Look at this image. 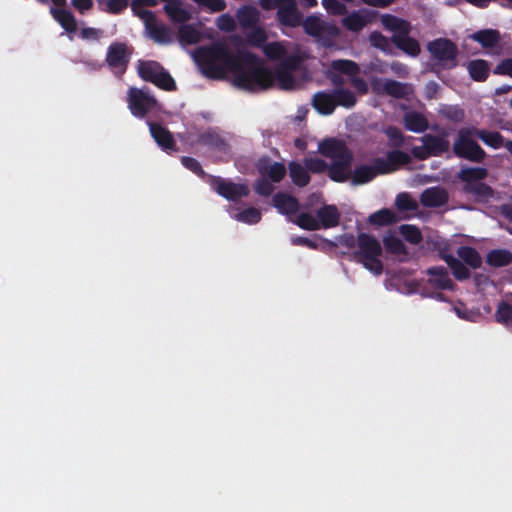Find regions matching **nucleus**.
Here are the masks:
<instances>
[{"label":"nucleus","mask_w":512,"mask_h":512,"mask_svg":"<svg viewBox=\"0 0 512 512\" xmlns=\"http://www.w3.org/2000/svg\"><path fill=\"white\" fill-rule=\"evenodd\" d=\"M194 59L205 77L220 80L225 77L226 72H231L234 75V84L241 89L242 83L238 79L243 75L248 77L251 66L257 62L255 54L248 51L234 54L222 41L199 47L194 52Z\"/></svg>","instance_id":"f257e3e1"},{"label":"nucleus","mask_w":512,"mask_h":512,"mask_svg":"<svg viewBox=\"0 0 512 512\" xmlns=\"http://www.w3.org/2000/svg\"><path fill=\"white\" fill-rule=\"evenodd\" d=\"M411 162L408 153L401 150L387 152L386 158L377 157L372 160L371 165L362 164L356 166L352 173L353 185H364L374 180L378 175H386L397 171L401 166Z\"/></svg>","instance_id":"f03ea898"},{"label":"nucleus","mask_w":512,"mask_h":512,"mask_svg":"<svg viewBox=\"0 0 512 512\" xmlns=\"http://www.w3.org/2000/svg\"><path fill=\"white\" fill-rule=\"evenodd\" d=\"M242 83V89L254 91L256 89H267L277 83L283 90L292 89L295 85V78L290 71L275 68L272 72L268 68L261 66L259 59L250 68L249 76H241L238 79Z\"/></svg>","instance_id":"7ed1b4c3"},{"label":"nucleus","mask_w":512,"mask_h":512,"mask_svg":"<svg viewBox=\"0 0 512 512\" xmlns=\"http://www.w3.org/2000/svg\"><path fill=\"white\" fill-rule=\"evenodd\" d=\"M319 151L323 156L335 160L327 168L329 178L334 182H345L353 161V154L346 143L335 138L326 139L319 144Z\"/></svg>","instance_id":"20e7f679"},{"label":"nucleus","mask_w":512,"mask_h":512,"mask_svg":"<svg viewBox=\"0 0 512 512\" xmlns=\"http://www.w3.org/2000/svg\"><path fill=\"white\" fill-rule=\"evenodd\" d=\"M381 255L382 246L377 238L364 232L357 235V249L353 252L355 261L361 263L373 274L381 275L383 272Z\"/></svg>","instance_id":"39448f33"},{"label":"nucleus","mask_w":512,"mask_h":512,"mask_svg":"<svg viewBox=\"0 0 512 512\" xmlns=\"http://www.w3.org/2000/svg\"><path fill=\"white\" fill-rule=\"evenodd\" d=\"M472 131L473 127H466L458 130L457 138L453 143V152L459 158L475 163H481L487 155L484 149L475 140H473L475 135Z\"/></svg>","instance_id":"423d86ee"},{"label":"nucleus","mask_w":512,"mask_h":512,"mask_svg":"<svg viewBox=\"0 0 512 512\" xmlns=\"http://www.w3.org/2000/svg\"><path fill=\"white\" fill-rule=\"evenodd\" d=\"M138 75L142 80L153 83L162 90L175 91L177 89L173 77L157 61L140 60L138 64Z\"/></svg>","instance_id":"0eeeda50"},{"label":"nucleus","mask_w":512,"mask_h":512,"mask_svg":"<svg viewBox=\"0 0 512 512\" xmlns=\"http://www.w3.org/2000/svg\"><path fill=\"white\" fill-rule=\"evenodd\" d=\"M427 50L442 69L451 70L457 67L458 47L452 40L437 38L427 44Z\"/></svg>","instance_id":"6e6552de"},{"label":"nucleus","mask_w":512,"mask_h":512,"mask_svg":"<svg viewBox=\"0 0 512 512\" xmlns=\"http://www.w3.org/2000/svg\"><path fill=\"white\" fill-rule=\"evenodd\" d=\"M132 54V46L114 41L107 48L105 61L114 74L122 76L128 68Z\"/></svg>","instance_id":"1a4fd4ad"},{"label":"nucleus","mask_w":512,"mask_h":512,"mask_svg":"<svg viewBox=\"0 0 512 512\" xmlns=\"http://www.w3.org/2000/svg\"><path fill=\"white\" fill-rule=\"evenodd\" d=\"M301 24L306 34L316 38L325 47H330L333 39L339 35L337 26L328 24L316 16H308Z\"/></svg>","instance_id":"9d476101"},{"label":"nucleus","mask_w":512,"mask_h":512,"mask_svg":"<svg viewBox=\"0 0 512 512\" xmlns=\"http://www.w3.org/2000/svg\"><path fill=\"white\" fill-rule=\"evenodd\" d=\"M127 104L131 114L137 118H144L157 107V99L136 87H130L127 93Z\"/></svg>","instance_id":"9b49d317"},{"label":"nucleus","mask_w":512,"mask_h":512,"mask_svg":"<svg viewBox=\"0 0 512 512\" xmlns=\"http://www.w3.org/2000/svg\"><path fill=\"white\" fill-rule=\"evenodd\" d=\"M210 185L217 194L229 201L236 202L250 193L246 184H237L219 176H212Z\"/></svg>","instance_id":"f8f14e48"},{"label":"nucleus","mask_w":512,"mask_h":512,"mask_svg":"<svg viewBox=\"0 0 512 512\" xmlns=\"http://www.w3.org/2000/svg\"><path fill=\"white\" fill-rule=\"evenodd\" d=\"M331 68L349 76L350 84L360 95L368 93L369 88L367 82L362 77L357 76L360 71V67L356 62L348 59L333 60Z\"/></svg>","instance_id":"ddd939ff"},{"label":"nucleus","mask_w":512,"mask_h":512,"mask_svg":"<svg viewBox=\"0 0 512 512\" xmlns=\"http://www.w3.org/2000/svg\"><path fill=\"white\" fill-rule=\"evenodd\" d=\"M141 19L144 20L149 35L155 42L160 44H169L172 42L173 38L171 30L167 26L157 23L156 16L153 11L143 10Z\"/></svg>","instance_id":"4468645a"},{"label":"nucleus","mask_w":512,"mask_h":512,"mask_svg":"<svg viewBox=\"0 0 512 512\" xmlns=\"http://www.w3.org/2000/svg\"><path fill=\"white\" fill-rule=\"evenodd\" d=\"M256 168L261 176L267 177L273 183L281 182L287 173L283 163L272 162L268 156L259 158Z\"/></svg>","instance_id":"2eb2a0df"},{"label":"nucleus","mask_w":512,"mask_h":512,"mask_svg":"<svg viewBox=\"0 0 512 512\" xmlns=\"http://www.w3.org/2000/svg\"><path fill=\"white\" fill-rule=\"evenodd\" d=\"M277 18L281 25L294 28L301 25L303 16L295 0H283L277 10Z\"/></svg>","instance_id":"dca6fc26"},{"label":"nucleus","mask_w":512,"mask_h":512,"mask_svg":"<svg viewBox=\"0 0 512 512\" xmlns=\"http://www.w3.org/2000/svg\"><path fill=\"white\" fill-rule=\"evenodd\" d=\"M149 129L152 138L162 150L166 152L177 150L174 137L166 127L156 122H149Z\"/></svg>","instance_id":"f3484780"},{"label":"nucleus","mask_w":512,"mask_h":512,"mask_svg":"<svg viewBox=\"0 0 512 512\" xmlns=\"http://www.w3.org/2000/svg\"><path fill=\"white\" fill-rule=\"evenodd\" d=\"M411 28H408L401 34H393L391 41L396 48L401 50L408 56L417 57L421 52L420 44L418 40L410 37Z\"/></svg>","instance_id":"a211bd4d"},{"label":"nucleus","mask_w":512,"mask_h":512,"mask_svg":"<svg viewBox=\"0 0 512 512\" xmlns=\"http://www.w3.org/2000/svg\"><path fill=\"white\" fill-rule=\"evenodd\" d=\"M448 134L443 132L440 135L425 134L421 137L423 144H426L431 156L438 157L448 152L450 142L447 139Z\"/></svg>","instance_id":"6ab92c4d"},{"label":"nucleus","mask_w":512,"mask_h":512,"mask_svg":"<svg viewBox=\"0 0 512 512\" xmlns=\"http://www.w3.org/2000/svg\"><path fill=\"white\" fill-rule=\"evenodd\" d=\"M427 275L430 276L429 284L440 290H451L454 287V283L451 280L448 270L444 266H434L427 269Z\"/></svg>","instance_id":"aec40b11"},{"label":"nucleus","mask_w":512,"mask_h":512,"mask_svg":"<svg viewBox=\"0 0 512 512\" xmlns=\"http://www.w3.org/2000/svg\"><path fill=\"white\" fill-rule=\"evenodd\" d=\"M320 229H330L339 225L341 214L338 208L332 204H324L316 211Z\"/></svg>","instance_id":"412c9836"},{"label":"nucleus","mask_w":512,"mask_h":512,"mask_svg":"<svg viewBox=\"0 0 512 512\" xmlns=\"http://www.w3.org/2000/svg\"><path fill=\"white\" fill-rule=\"evenodd\" d=\"M420 202L424 207L438 208L448 202V194L443 188H427L421 193Z\"/></svg>","instance_id":"4be33fe9"},{"label":"nucleus","mask_w":512,"mask_h":512,"mask_svg":"<svg viewBox=\"0 0 512 512\" xmlns=\"http://www.w3.org/2000/svg\"><path fill=\"white\" fill-rule=\"evenodd\" d=\"M312 106L322 115H330L336 108L334 93L319 91L313 95Z\"/></svg>","instance_id":"5701e85b"},{"label":"nucleus","mask_w":512,"mask_h":512,"mask_svg":"<svg viewBox=\"0 0 512 512\" xmlns=\"http://www.w3.org/2000/svg\"><path fill=\"white\" fill-rule=\"evenodd\" d=\"M273 205L281 214L284 215L295 214L300 208V203L296 197L282 192H278L274 195Z\"/></svg>","instance_id":"b1692460"},{"label":"nucleus","mask_w":512,"mask_h":512,"mask_svg":"<svg viewBox=\"0 0 512 512\" xmlns=\"http://www.w3.org/2000/svg\"><path fill=\"white\" fill-rule=\"evenodd\" d=\"M196 142L212 150L220 152H225L227 150V143L224 140V138L211 128L200 133L197 137Z\"/></svg>","instance_id":"393cba45"},{"label":"nucleus","mask_w":512,"mask_h":512,"mask_svg":"<svg viewBox=\"0 0 512 512\" xmlns=\"http://www.w3.org/2000/svg\"><path fill=\"white\" fill-rule=\"evenodd\" d=\"M471 39L478 42L485 49H493L499 46L501 34L496 29H482L474 32Z\"/></svg>","instance_id":"a878e982"},{"label":"nucleus","mask_w":512,"mask_h":512,"mask_svg":"<svg viewBox=\"0 0 512 512\" xmlns=\"http://www.w3.org/2000/svg\"><path fill=\"white\" fill-rule=\"evenodd\" d=\"M50 14L53 19L68 33H73L77 29V21L73 13L65 8H50Z\"/></svg>","instance_id":"bb28decb"},{"label":"nucleus","mask_w":512,"mask_h":512,"mask_svg":"<svg viewBox=\"0 0 512 512\" xmlns=\"http://www.w3.org/2000/svg\"><path fill=\"white\" fill-rule=\"evenodd\" d=\"M403 123L408 131L423 133L428 129L427 118L420 112L410 111L404 114Z\"/></svg>","instance_id":"cd10ccee"},{"label":"nucleus","mask_w":512,"mask_h":512,"mask_svg":"<svg viewBox=\"0 0 512 512\" xmlns=\"http://www.w3.org/2000/svg\"><path fill=\"white\" fill-rule=\"evenodd\" d=\"M467 70L472 80L484 82L490 74V64L483 59L471 60L467 63Z\"/></svg>","instance_id":"c85d7f7f"},{"label":"nucleus","mask_w":512,"mask_h":512,"mask_svg":"<svg viewBox=\"0 0 512 512\" xmlns=\"http://www.w3.org/2000/svg\"><path fill=\"white\" fill-rule=\"evenodd\" d=\"M289 175L294 183L298 187H305L310 183L311 177L306 166L296 161H291L288 164Z\"/></svg>","instance_id":"c756f323"},{"label":"nucleus","mask_w":512,"mask_h":512,"mask_svg":"<svg viewBox=\"0 0 512 512\" xmlns=\"http://www.w3.org/2000/svg\"><path fill=\"white\" fill-rule=\"evenodd\" d=\"M472 132H474L476 138L480 139L485 145L493 149H499L504 145V137L498 131H489L473 127Z\"/></svg>","instance_id":"7c9ffc66"},{"label":"nucleus","mask_w":512,"mask_h":512,"mask_svg":"<svg viewBox=\"0 0 512 512\" xmlns=\"http://www.w3.org/2000/svg\"><path fill=\"white\" fill-rule=\"evenodd\" d=\"M457 255L465 265L472 269H478L482 265L480 253L471 246H460L457 249Z\"/></svg>","instance_id":"2f4dec72"},{"label":"nucleus","mask_w":512,"mask_h":512,"mask_svg":"<svg viewBox=\"0 0 512 512\" xmlns=\"http://www.w3.org/2000/svg\"><path fill=\"white\" fill-rule=\"evenodd\" d=\"M488 176V170L483 167H465L462 168L458 173L460 181L466 183V185L474 184L478 181L486 179Z\"/></svg>","instance_id":"473e14b6"},{"label":"nucleus","mask_w":512,"mask_h":512,"mask_svg":"<svg viewBox=\"0 0 512 512\" xmlns=\"http://www.w3.org/2000/svg\"><path fill=\"white\" fill-rule=\"evenodd\" d=\"M486 263L492 267H505L512 263V252L507 249H493L486 256Z\"/></svg>","instance_id":"72a5a7b5"},{"label":"nucleus","mask_w":512,"mask_h":512,"mask_svg":"<svg viewBox=\"0 0 512 512\" xmlns=\"http://www.w3.org/2000/svg\"><path fill=\"white\" fill-rule=\"evenodd\" d=\"M381 23L386 30L393 32V34H401L408 28H411L410 22L392 14H383L381 16Z\"/></svg>","instance_id":"f704fd0d"},{"label":"nucleus","mask_w":512,"mask_h":512,"mask_svg":"<svg viewBox=\"0 0 512 512\" xmlns=\"http://www.w3.org/2000/svg\"><path fill=\"white\" fill-rule=\"evenodd\" d=\"M381 92L394 98H405L408 95L407 84L393 79H385L382 83Z\"/></svg>","instance_id":"c9c22d12"},{"label":"nucleus","mask_w":512,"mask_h":512,"mask_svg":"<svg viewBox=\"0 0 512 512\" xmlns=\"http://www.w3.org/2000/svg\"><path fill=\"white\" fill-rule=\"evenodd\" d=\"M336 107L342 106L345 108H352L355 106L357 99L355 94L346 88H334L333 90Z\"/></svg>","instance_id":"e433bc0d"},{"label":"nucleus","mask_w":512,"mask_h":512,"mask_svg":"<svg viewBox=\"0 0 512 512\" xmlns=\"http://www.w3.org/2000/svg\"><path fill=\"white\" fill-rule=\"evenodd\" d=\"M343 26L352 32H359L367 25V19L358 12H352L342 20Z\"/></svg>","instance_id":"4c0bfd02"},{"label":"nucleus","mask_w":512,"mask_h":512,"mask_svg":"<svg viewBox=\"0 0 512 512\" xmlns=\"http://www.w3.org/2000/svg\"><path fill=\"white\" fill-rule=\"evenodd\" d=\"M396 221L394 212L389 209H381L369 216V222L372 225L386 226Z\"/></svg>","instance_id":"58836bf2"},{"label":"nucleus","mask_w":512,"mask_h":512,"mask_svg":"<svg viewBox=\"0 0 512 512\" xmlns=\"http://www.w3.org/2000/svg\"><path fill=\"white\" fill-rule=\"evenodd\" d=\"M293 223L298 227L308 231H316L320 229V224H318L317 216L314 217L310 213L302 212L298 214Z\"/></svg>","instance_id":"ea45409f"},{"label":"nucleus","mask_w":512,"mask_h":512,"mask_svg":"<svg viewBox=\"0 0 512 512\" xmlns=\"http://www.w3.org/2000/svg\"><path fill=\"white\" fill-rule=\"evenodd\" d=\"M179 40L186 44H195L200 40L199 31L192 25L182 24L178 30Z\"/></svg>","instance_id":"a19ab883"},{"label":"nucleus","mask_w":512,"mask_h":512,"mask_svg":"<svg viewBox=\"0 0 512 512\" xmlns=\"http://www.w3.org/2000/svg\"><path fill=\"white\" fill-rule=\"evenodd\" d=\"M164 10L172 21L177 23H185L190 19V13L180 7L178 4H166Z\"/></svg>","instance_id":"79ce46f5"},{"label":"nucleus","mask_w":512,"mask_h":512,"mask_svg":"<svg viewBox=\"0 0 512 512\" xmlns=\"http://www.w3.org/2000/svg\"><path fill=\"white\" fill-rule=\"evenodd\" d=\"M495 318L498 323L512 329V305L504 301L501 302L496 310Z\"/></svg>","instance_id":"37998d69"},{"label":"nucleus","mask_w":512,"mask_h":512,"mask_svg":"<svg viewBox=\"0 0 512 512\" xmlns=\"http://www.w3.org/2000/svg\"><path fill=\"white\" fill-rule=\"evenodd\" d=\"M399 231L403 238L411 244L417 245L423 239L420 229L414 225H401Z\"/></svg>","instance_id":"c03bdc74"},{"label":"nucleus","mask_w":512,"mask_h":512,"mask_svg":"<svg viewBox=\"0 0 512 512\" xmlns=\"http://www.w3.org/2000/svg\"><path fill=\"white\" fill-rule=\"evenodd\" d=\"M263 53L271 60H280L285 57L286 49L279 42H271L263 46Z\"/></svg>","instance_id":"a18cd8bd"},{"label":"nucleus","mask_w":512,"mask_h":512,"mask_svg":"<svg viewBox=\"0 0 512 512\" xmlns=\"http://www.w3.org/2000/svg\"><path fill=\"white\" fill-rule=\"evenodd\" d=\"M383 244L387 252L391 254H403L406 252V247L401 239L394 235L384 237Z\"/></svg>","instance_id":"49530a36"},{"label":"nucleus","mask_w":512,"mask_h":512,"mask_svg":"<svg viewBox=\"0 0 512 512\" xmlns=\"http://www.w3.org/2000/svg\"><path fill=\"white\" fill-rule=\"evenodd\" d=\"M235 218L246 224H257L260 222L262 215L259 209L250 207L237 213Z\"/></svg>","instance_id":"de8ad7c7"},{"label":"nucleus","mask_w":512,"mask_h":512,"mask_svg":"<svg viewBox=\"0 0 512 512\" xmlns=\"http://www.w3.org/2000/svg\"><path fill=\"white\" fill-rule=\"evenodd\" d=\"M369 41L373 47L378 48L385 53L390 51L391 44H393L391 38L388 39L379 31L371 32L369 35Z\"/></svg>","instance_id":"09e8293b"},{"label":"nucleus","mask_w":512,"mask_h":512,"mask_svg":"<svg viewBox=\"0 0 512 512\" xmlns=\"http://www.w3.org/2000/svg\"><path fill=\"white\" fill-rule=\"evenodd\" d=\"M395 204L400 211H415L418 209L417 202L407 192L399 193L396 196Z\"/></svg>","instance_id":"8fccbe9b"},{"label":"nucleus","mask_w":512,"mask_h":512,"mask_svg":"<svg viewBox=\"0 0 512 512\" xmlns=\"http://www.w3.org/2000/svg\"><path fill=\"white\" fill-rule=\"evenodd\" d=\"M322 5L331 15L342 16L347 13L346 5L339 0H322Z\"/></svg>","instance_id":"3c124183"},{"label":"nucleus","mask_w":512,"mask_h":512,"mask_svg":"<svg viewBox=\"0 0 512 512\" xmlns=\"http://www.w3.org/2000/svg\"><path fill=\"white\" fill-rule=\"evenodd\" d=\"M304 165L306 166L309 172L315 174L323 173L328 168L327 163L323 159L317 157L305 158Z\"/></svg>","instance_id":"603ef678"},{"label":"nucleus","mask_w":512,"mask_h":512,"mask_svg":"<svg viewBox=\"0 0 512 512\" xmlns=\"http://www.w3.org/2000/svg\"><path fill=\"white\" fill-rule=\"evenodd\" d=\"M181 163L186 169L190 170L197 176L201 178L205 177L206 173L197 159L189 156H183L181 158Z\"/></svg>","instance_id":"864d4df0"},{"label":"nucleus","mask_w":512,"mask_h":512,"mask_svg":"<svg viewBox=\"0 0 512 512\" xmlns=\"http://www.w3.org/2000/svg\"><path fill=\"white\" fill-rule=\"evenodd\" d=\"M254 190L258 195L268 197L273 193L274 186L269 179L262 177L256 180Z\"/></svg>","instance_id":"5fc2aeb1"},{"label":"nucleus","mask_w":512,"mask_h":512,"mask_svg":"<svg viewBox=\"0 0 512 512\" xmlns=\"http://www.w3.org/2000/svg\"><path fill=\"white\" fill-rule=\"evenodd\" d=\"M266 40H267L266 32L261 28H257L247 35V42L249 43V45L254 46V47H262L263 48Z\"/></svg>","instance_id":"6e6d98bb"},{"label":"nucleus","mask_w":512,"mask_h":512,"mask_svg":"<svg viewBox=\"0 0 512 512\" xmlns=\"http://www.w3.org/2000/svg\"><path fill=\"white\" fill-rule=\"evenodd\" d=\"M465 190L467 192L473 193L477 196L481 197H489L492 195L493 191L492 188L487 185L486 183H483L481 181H478L471 185H466Z\"/></svg>","instance_id":"4d7b16f0"},{"label":"nucleus","mask_w":512,"mask_h":512,"mask_svg":"<svg viewBox=\"0 0 512 512\" xmlns=\"http://www.w3.org/2000/svg\"><path fill=\"white\" fill-rule=\"evenodd\" d=\"M453 276L458 281H464L470 278L471 273L468 267L459 259L450 267Z\"/></svg>","instance_id":"13d9d810"},{"label":"nucleus","mask_w":512,"mask_h":512,"mask_svg":"<svg viewBox=\"0 0 512 512\" xmlns=\"http://www.w3.org/2000/svg\"><path fill=\"white\" fill-rule=\"evenodd\" d=\"M385 134L395 147H400L404 143V135L402 131L396 126H388Z\"/></svg>","instance_id":"bf43d9fd"},{"label":"nucleus","mask_w":512,"mask_h":512,"mask_svg":"<svg viewBox=\"0 0 512 512\" xmlns=\"http://www.w3.org/2000/svg\"><path fill=\"white\" fill-rule=\"evenodd\" d=\"M301 59L296 55L285 57L276 67L291 73L297 70L300 66Z\"/></svg>","instance_id":"052dcab7"},{"label":"nucleus","mask_w":512,"mask_h":512,"mask_svg":"<svg viewBox=\"0 0 512 512\" xmlns=\"http://www.w3.org/2000/svg\"><path fill=\"white\" fill-rule=\"evenodd\" d=\"M105 11L117 15L123 12L128 6V0H107Z\"/></svg>","instance_id":"680f3d73"},{"label":"nucleus","mask_w":512,"mask_h":512,"mask_svg":"<svg viewBox=\"0 0 512 512\" xmlns=\"http://www.w3.org/2000/svg\"><path fill=\"white\" fill-rule=\"evenodd\" d=\"M238 18L243 25H252L257 21L256 10L251 7L241 9L239 11Z\"/></svg>","instance_id":"e2e57ef3"},{"label":"nucleus","mask_w":512,"mask_h":512,"mask_svg":"<svg viewBox=\"0 0 512 512\" xmlns=\"http://www.w3.org/2000/svg\"><path fill=\"white\" fill-rule=\"evenodd\" d=\"M198 5L208 8L212 12H221L226 8L224 0H193Z\"/></svg>","instance_id":"0e129e2a"},{"label":"nucleus","mask_w":512,"mask_h":512,"mask_svg":"<svg viewBox=\"0 0 512 512\" xmlns=\"http://www.w3.org/2000/svg\"><path fill=\"white\" fill-rule=\"evenodd\" d=\"M493 73L512 77V58H506L499 62L494 68Z\"/></svg>","instance_id":"69168bd1"},{"label":"nucleus","mask_w":512,"mask_h":512,"mask_svg":"<svg viewBox=\"0 0 512 512\" xmlns=\"http://www.w3.org/2000/svg\"><path fill=\"white\" fill-rule=\"evenodd\" d=\"M103 34L101 29L94 27H85L81 29L80 35L83 39L87 40H99Z\"/></svg>","instance_id":"338daca9"},{"label":"nucleus","mask_w":512,"mask_h":512,"mask_svg":"<svg viewBox=\"0 0 512 512\" xmlns=\"http://www.w3.org/2000/svg\"><path fill=\"white\" fill-rule=\"evenodd\" d=\"M291 243L295 246H304L310 249H317V242L303 236H294L291 238Z\"/></svg>","instance_id":"774afa93"}]
</instances>
